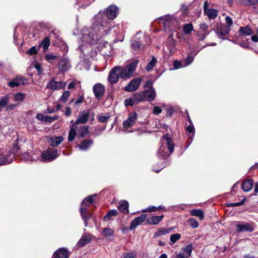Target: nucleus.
I'll list each match as a JSON object with an SVG mask.
<instances>
[{"label":"nucleus","instance_id":"nucleus-1","mask_svg":"<svg viewBox=\"0 0 258 258\" xmlns=\"http://www.w3.org/2000/svg\"><path fill=\"white\" fill-rule=\"evenodd\" d=\"M138 60L136 59L131 62L123 69L120 67V78H130L132 77L133 72L136 70L138 64Z\"/></svg>","mask_w":258,"mask_h":258},{"label":"nucleus","instance_id":"nucleus-2","mask_svg":"<svg viewBox=\"0 0 258 258\" xmlns=\"http://www.w3.org/2000/svg\"><path fill=\"white\" fill-rule=\"evenodd\" d=\"M163 140L166 142L165 143L167 146L168 149L170 153L168 154L167 153L165 152L163 150H162V148H161L158 151V154L163 158H166L173 152L174 149V144L173 143L172 139L169 137L168 134H166L163 136Z\"/></svg>","mask_w":258,"mask_h":258},{"label":"nucleus","instance_id":"nucleus-3","mask_svg":"<svg viewBox=\"0 0 258 258\" xmlns=\"http://www.w3.org/2000/svg\"><path fill=\"white\" fill-rule=\"evenodd\" d=\"M91 115L92 116V118H91V119L94 120V113H91L90 110L82 111L80 113L78 119L73 124V127H75V125L76 126L77 124H85L88 121L89 118Z\"/></svg>","mask_w":258,"mask_h":258},{"label":"nucleus","instance_id":"nucleus-4","mask_svg":"<svg viewBox=\"0 0 258 258\" xmlns=\"http://www.w3.org/2000/svg\"><path fill=\"white\" fill-rule=\"evenodd\" d=\"M58 156L57 149H48L41 153V159L44 162H50L54 160Z\"/></svg>","mask_w":258,"mask_h":258},{"label":"nucleus","instance_id":"nucleus-5","mask_svg":"<svg viewBox=\"0 0 258 258\" xmlns=\"http://www.w3.org/2000/svg\"><path fill=\"white\" fill-rule=\"evenodd\" d=\"M137 114L136 112H132L129 113L126 120L123 122V129L127 130L133 126L137 120Z\"/></svg>","mask_w":258,"mask_h":258},{"label":"nucleus","instance_id":"nucleus-6","mask_svg":"<svg viewBox=\"0 0 258 258\" xmlns=\"http://www.w3.org/2000/svg\"><path fill=\"white\" fill-rule=\"evenodd\" d=\"M119 77H120V67H116L110 70L108 79L111 84H113L117 82Z\"/></svg>","mask_w":258,"mask_h":258},{"label":"nucleus","instance_id":"nucleus-7","mask_svg":"<svg viewBox=\"0 0 258 258\" xmlns=\"http://www.w3.org/2000/svg\"><path fill=\"white\" fill-rule=\"evenodd\" d=\"M67 83L61 81H56L55 79H51L48 83L46 88L52 90L62 89L65 88Z\"/></svg>","mask_w":258,"mask_h":258},{"label":"nucleus","instance_id":"nucleus-8","mask_svg":"<svg viewBox=\"0 0 258 258\" xmlns=\"http://www.w3.org/2000/svg\"><path fill=\"white\" fill-rule=\"evenodd\" d=\"M254 229L253 225L251 223L239 222L236 225V231L237 232H251Z\"/></svg>","mask_w":258,"mask_h":258},{"label":"nucleus","instance_id":"nucleus-9","mask_svg":"<svg viewBox=\"0 0 258 258\" xmlns=\"http://www.w3.org/2000/svg\"><path fill=\"white\" fill-rule=\"evenodd\" d=\"M142 82L141 78H135L133 79L130 83L124 87L125 91L132 92L137 90Z\"/></svg>","mask_w":258,"mask_h":258},{"label":"nucleus","instance_id":"nucleus-10","mask_svg":"<svg viewBox=\"0 0 258 258\" xmlns=\"http://www.w3.org/2000/svg\"><path fill=\"white\" fill-rule=\"evenodd\" d=\"M209 5L207 1H205L204 4L203 9L205 15L210 19H215L218 16V12L216 9L208 8Z\"/></svg>","mask_w":258,"mask_h":258},{"label":"nucleus","instance_id":"nucleus-11","mask_svg":"<svg viewBox=\"0 0 258 258\" xmlns=\"http://www.w3.org/2000/svg\"><path fill=\"white\" fill-rule=\"evenodd\" d=\"M231 31V28L226 26L224 24H219L217 26L216 33L220 38H223V37L227 35Z\"/></svg>","mask_w":258,"mask_h":258},{"label":"nucleus","instance_id":"nucleus-12","mask_svg":"<svg viewBox=\"0 0 258 258\" xmlns=\"http://www.w3.org/2000/svg\"><path fill=\"white\" fill-rule=\"evenodd\" d=\"M89 206H81L80 209L81 216L83 221H84L85 226H88V220L92 217V214L89 213L88 209Z\"/></svg>","mask_w":258,"mask_h":258},{"label":"nucleus","instance_id":"nucleus-13","mask_svg":"<svg viewBox=\"0 0 258 258\" xmlns=\"http://www.w3.org/2000/svg\"><path fill=\"white\" fill-rule=\"evenodd\" d=\"M14 158L13 155L11 153L0 154V166L11 163Z\"/></svg>","mask_w":258,"mask_h":258},{"label":"nucleus","instance_id":"nucleus-14","mask_svg":"<svg viewBox=\"0 0 258 258\" xmlns=\"http://www.w3.org/2000/svg\"><path fill=\"white\" fill-rule=\"evenodd\" d=\"M146 215L142 214L140 216L135 218L131 222L130 230L135 229L138 225H141L146 219Z\"/></svg>","mask_w":258,"mask_h":258},{"label":"nucleus","instance_id":"nucleus-15","mask_svg":"<svg viewBox=\"0 0 258 258\" xmlns=\"http://www.w3.org/2000/svg\"><path fill=\"white\" fill-rule=\"evenodd\" d=\"M104 90V86L100 83L95 84L93 87L94 93L95 97L98 99L103 95Z\"/></svg>","mask_w":258,"mask_h":258},{"label":"nucleus","instance_id":"nucleus-16","mask_svg":"<svg viewBox=\"0 0 258 258\" xmlns=\"http://www.w3.org/2000/svg\"><path fill=\"white\" fill-rule=\"evenodd\" d=\"M117 7L115 5H111L108 7L106 11L107 17L111 20L115 19L117 15Z\"/></svg>","mask_w":258,"mask_h":258},{"label":"nucleus","instance_id":"nucleus-17","mask_svg":"<svg viewBox=\"0 0 258 258\" xmlns=\"http://www.w3.org/2000/svg\"><path fill=\"white\" fill-rule=\"evenodd\" d=\"M26 79L22 77H17L10 81L8 85L12 88L24 85L26 83Z\"/></svg>","mask_w":258,"mask_h":258},{"label":"nucleus","instance_id":"nucleus-18","mask_svg":"<svg viewBox=\"0 0 258 258\" xmlns=\"http://www.w3.org/2000/svg\"><path fill=\"white\" fill-rule=\"evenodd\" d=\"M53 255L56 258H68L69 254L67 249L60 248L54 252Z\"/></svg>","mask_w":258,"mask_h":258},{"label":"nucleus","instance_id":"nucleus-19","mask_svg":"<svg viewBox=\"0 0 258 258\" xmlns=\"http://www.w3.org/2000/svg\"><path fill=\"white\" fill-rule=\"evenodd\" d=\"M93 141L91 139H86L81 142L78 146L80 150L82 151L87 150L92 145Z\"/></svg>","mask_w":258,"mask_h":258},{"label":"nucleus","instance_id":"nucleus-20","mask_svg":"<svg viewBox=\"0 0 258 258\" xmlns=\"http://www.w3.org/2000/svg\"><path fill=\"white\" fill-rule=\"evenodd\" d=\"M63 140V138L62 136L52 137L49 141L50 145L53 147L58 146Z\"/></svg>","mask_w":258,"mask_h":258},{"label":"nucleus","instance_id":"nucleus-21","mask_svg":"<svg viewBox=\"0 0 258 258\" xmlns=\"http://www.w3.org/2000/svg\"><path fill=\"white\" fill-rule=\"evenodd\" d=\"M58 65L60 69L62 71H67L71 67L70 63L67 58L61 59Z\"/></svg>","mask_w":258,"mask_h":258},{"label":"nucleus","instance_id":"nucleus-22","mask_svg":"<svg viewBox=\"0 0 258 258\" xmlns=\"http://www.w3.org/2000/svg\"><path fill=\"white\" fill-rule=\"evenodd\" d=\"M128 206L129 204L127 201H122L119 202L118 209L121 212L127 214L129 212Z\"/></svg>","mask_w":258,"mask_h":258},{"label":"nucleus","instance_id":"nucleus-23","mask_svg":"<svg viewBox=\"0 0 258 258\" xmlns=\"http://www.w3.org/2000/svg\"><path fill=\"white\" fill-rule=\"evenodd\" d=\"M253 184V181L252 179H247L242 183L241 188L244 191H249L252 189Z\"/></svg>","mask_w":258,"mask_h":258},{"label":"nucleus","instance_id":"nucleus-24","mask_svg":"<svg viewBox=\"0 0 258 258\" xmlns=\"http://www.w3.org/2000/svg\"><path fill=\"white\" fill-rule=\"evenodd\" d=\"M167 44L169 50V52L170 53H173V52L176 49L175 46L176 45V42L174 40L172 36H170L168 37L167 38Z\"/></svg>","mask_w":258,"mask_h":258},{"label":"nucleus","instance_id":"nucleus-25","mask_svg":"<svg viewBox=\"0 0 258 258\" xmlns=\"http://www.w3.org/2000/svg\"><path fill=\"white\" fill-rule=\"evenodd\" d=\"M144 92H146V100L151 101L155 99L156 93L154 88Z\"/></svg>","mask_w":258,"mask_h":258},{"label":"nucleus","instance_id":"nucleus-26","mask_svg":"<svg viewBox=\"0 0 258 258\" xmlns=\"http://www.w3.org/2000/svg\"><path fill=\"white\" fill-rule=\"evenodd\" d=\"M163 217V215L159 216H152L149 218L147 221L149 224L157 225L162 220Z\"/></svg>","mask_w":258,"mask_h":258},{"label":"nucleus","instance_id":"nucleus-27","mask_svg":"<svg viewBox=\"0 0 258 258\" xmlns=\"http://www.w3.org/2000/svg\"><path fill=\"white\" fill-rule=\"evenodd\" d=\"M91 240V237L89 235L84 234L82 236V238L78 242V245L80 247H82L85 244L89 242Z\"/></svg>","mask_w":258,"mask_h":258},{"label":"nucleus","instance_id":"nucleus-28","mask_svg":"<svg viewBox=\"0 0 258 258\" xmlns=\"http://www.w3.org/2000/svg\"><path fill=\"white\" fill-rule=\"evenodd\" d=\"M134 96L137 103L146 100V92L144 91L136 93L134 94Z\"/></svg>","mask_w":258,"mask_h":258},{"label":"nucleus","instance_id":"nucleus-29","mask_svg":"<svg viewBox=\"0 0 258 258\" xmlns=\"http://www.w3.org/2000/svg\"><path fill=\"white\" fill-rule=\"evenodd\" d=\"M239 32L245 36H249L253 34V31L250 29L249 26L240 27Z\"/></svg>","mask_w":258,"mask_h":258},{"label":"nucleus","instance_id":"nucleus-30","mask_svg":"<svg viewBox=\"0 0 258 258\" xmlns=\"http://www.w3.org/2000/svg\"><path fill=\"white\" fill-rule=\"evenodd\" d=\"M190 214L191 216L198 217L200 220H203L204 218V214L203 211L199 209H194L190 211Z\"/></svg>","mask_w":258,"mask_h":258},{"label":"nucleus","instance_id":"nucleus-31","mask_svg":"<svg viewBox=\"0 0 258 258\" xmlns=\"http://www.w3.org/2000/svg\"><path fill=\"white\" fill-rule=\"evenodd\" d=\"M9 102V96L6 95L2 97L0 99V112L2 110V108L7 106Z\"/></svg>","mask_w":258,"mask_h":258},{"label":"nucleus","instance_id":"nucleus-32","mask_svg":"<svg viewBox=\"0 0 258 258\" xmlns=\"http://www.w3.org/2000/svg\"><path fill=\"white\" fill-rule=\"evenodd\" d=\"M171 230H172V228L160 229L156 233H155V236L159 237V236H161L162 235H165L166 234L169 233L171 231Z\"/></svg>","mask_w":258,"mask_h":258},{"label":"nucleus","instance_id":"nucleus-33","mask_svg":"<svg viewBox=\"0 0 258 258\" xmlns=\"http://www.w3.org/2000/svg\"><path fill=\"white\" fill-rule=\"evenodd\" d=\"M79 135L81 137L84 138L89 133V126H83L81 127L79 130Z\"/></svg>","mask_w":258,"mask_h":258},{"label":"nucleus","instance_id":"nucleus-34","mask_svg":"<svg viewBox=\"0 0 258 258\" xmlns=\"http://www.w3.org/2000/svg\"><path fill=\"white\" fill-rule=\"evenodd\" d=\"M157 62V59L155 57H153L152 59L147 63L146 70L147 72H150L155 66Z\"/></svg>","mask_w":258,"mask_h":258},{"label":"nucleus","instance_id":"nucleus-35","mask_svg":"<svg viewBox=\"0 0 258 258\" xmlns=\"http://www.w3.org/2000/svg\"><path fill=\"white\" fill-rule=\"evenodd\" d=\"M118 213L116 210H112L109 211L107 214L104 217V220L107 221L110 220L112 217L116 216Z\"/></svg>","mask_w":258,"mask_h":258},{"label":"nucleus","instance_id":"nucleus-36","mask_svg":"<svg viewBox=\"0 0 258 258\" xmlns=\"http://www.w3.org/2000/svg\"><path fill=\"white\" fill-rule=\"evenodd\" d=\"M76 128H77V127L76 125L75 127H73L72 126L71 127L68 136L69 141H72L74 140L76 136Z\"/></svg>","mask_w":258,"mask_h":258},{"label":"nucleus","instance_id":"nucleus-37","mask_svg":"<svg viewBox=\"0 0 258 258\" xmlns=\"http://www.w3.org/2000/svg\"><path fill=\"white\" fill-rule=\"evenodd\" d=\"M50 45V39L48 37H45L42 42L40 46H42L44 51H46Z\"/></svg>","mask_w":258,"mask_h":258},{"label":"nucleus","instance_id":"nucleus-38","mask_svg":"<svg viewBox=\"0 0 258 258\" xmlns=\"http://www.w3.org/2000/svg\"><path fill=\"white\" fill-rule=\"evenodd\" d=\"M192 250V245L191 244H189L183 248V253L188 257L190 256Z\"/></svg>","mask_w":258,"mask_h":258},{"label":"nucleus","instance_id":"nucleus-39","mask_svg":"<svg viewBox=\"0 0 258 258\" xmlns=\"http://www.w3.org/2000/svg\"><path fill=\"white\" fill-rule=\"evenodd\" d=\"M135 104H137V102H136V100L134 96L133 97L126 98L124 101V105L126 106H133Z\"/></svg>","mask_w":258,"mask_h":258},{"label":"nucleus","instance_id":"nucleus-40","mask_svg":"<svg viewBox=\"0 0 258 258\" xmlns=\"http://www.w3.org/2000/svg\"><path fill=\"white\" fill-rule=\"evenodd\" d=\"M95 195L89 196L88 197L85 199L81 204L82 206H90V204L93 202V197Z\"/></svg>","mask_w":258,"mask_h":258},{"label":"nucleus","instance_id":"nucleus-41","mask_svg":"<svg viewBox=\"0 0 258 258\" xmlns=\"http://www.w3.org/2000/svg\"><path fill=\"white\" fill-rule=\"evenodd\" d=\"M22 159L25 161H34L37 159V157L35 158L32 156H30L28 152H25L22 155Z\"/></svg>","mask_w":258,"mask_h":258},{"label":"nucleus","instance_id":"nucleus-42","mask_svg":"<svg viewBox=\"0 0 258 258\" xmlns=\"http://www.w3.org/2000/svg\"><path fill=\"white\" fill-rule=\"evenodd\" d=\"M183 29L185 34H189L193 30V26L191 24H187L184 26Z\"/></svg>","mask_w":258,"mask_h":258},{"label":"nucleus","instance_id":"nucleus-43","mask_svg":"<svg viewBox=\"0 0 258 258\" xmlns=\"http://www.w3.org/2000/svg\"><path fill=\"white\" fill-rule=\"evenodd\" d=\"M45 59L49 61L50 63H52L53 62L54 60H55L57 58V56L53 55L51 53H48L46 54L45 56Z\"/></svg>","mask_w":258,"mask_h":258},{"label":"nucleus","instance_id":"nucleus-44","mask_svg":"<svg viewBox=\"0 0 258 258\" xmlns=\"http://www.w3.org/2000/svg\"><path fill=\"white\" fill-rule=\"evenodd\" d=\"M181 238V235L178 233H175L174 234H172L170 236V240L172 243H175L177 240H178Z\"/></svg>","mask_w":258,"mask_h":258},{"label":"nucleus","instance_id":"nucleus-45","mask_svg":"<svg viewBox=\"0 0 258 258\" xmlns=\"http://www.w3.org/2000/svg\"><path fill=\"white\" fill-rule=\"evenodd\" d=\"M25 95L22 93H17L15 94L14 98L16 101H23L25 98Z\"/></svg>","mask_w":258,"mask_h":258},{"label":"nucleus","instance_id":"nucleus-46","mask_svg":"<svg viewBox=\"0 0 258 258\" xmlns=\"http://www.w3.org/2000/svg\"><path fill=\"white\" fill-rule=\"evenodd\" d=\"M103 234L106 237L111 236L113 234V231L109 228H105L102 231Z\"/></svg>","mask_w":258,"mask_h":258},{"label":"nucleus","instance_id":"nucleus-47","mask_svg":"<svg viewBox=\"0 0 258 258\" xmlns=\"http://www.w3.org/2000/svg\"><path fill=\"white\" fill-rule=\"evenodd\" d=\"M132 46L133 49L135 50H138L141 49L143 47V45L138 41H134L132 43Z\"/></svg>","mask_w":258,"mask_h":258},{"label":"nucleus","instance_id":"nucleus-48","mask_svg":"<svg viewBox=\"0 0 258 258\" xmlns=\"http://www.w3.org/2000/svg\"><path fill=\"white\" fill-rule=\"evenodd\" d=\"M70 94V92L69 91H66L63 92L62 95L60 98V100L62 102H66L68 99Z\"/></svg>","mask_w":258,"mask_h":258},{"label":"nucleus","instance_id":"nucleus-49","mask_svg":"<svg viewBox=\"0 0 258 258\" xmlns=\"http://www.w3.org/2000/svg\"><path fill=\"white\" fill-rule=\"evenodd\" d=\"M189 222L190 226L194 228H198L199 225L198 222L194 218L189 219Z\"/></svg>","mask_w":258,"mask_h":258},{"label":"nucleus","instance_id":"nucleus-50","mask_svg":"<svg viewBox=\"0 0 258 258\" xmlns=\"http://www.w3.org/2000/svg\"><path fill=\"white\" fill-rule=\"evenodd\" d=\"M158 211L157 207L154 206H150L148 208L142 210V212H156Z\"/></svg>","mask_w":258,"mask_h":258},{"label":"nucleus","instance_id":"nucleus-51","mask_svg":"<svg viewBox=\"0 0 258 258\" xmlns=\"http://www.w3.org/2000/svg\"><path fill=\"white\" fill-rule=\"evenodd\" d=\"M98 119L99 121L101 122H106L108 118H109V115L108 114L106 115H99L98 116Z\"/></svg>","mask_w":258,"mask_h":258},{"label":"nucleus","instance_id":"nucleus-52","mask_svg":"<svg viewBox=\"0 0 258 258\" xmlns=\"http://www.w3.org/2000/svg\"><path fill=\"white\" fill-rule=\"evenodd\" d=\"M245 202V199H243L241 200L240 202L238 203H230L228 205V207H236V206H239L241 205H242L244 204Z\"/></svg>","mask_w":258,"mask_h":258},{"label":"nucleus","instance_id":"nucleus-53","mask_svg":"<svg viewBox=\"0 0 258 258\" xmlns=\"http://www.w3.org/2000/svg\"><path fill=\"white\" fill-rule=\"evenodd\" d=\"M225 21L227 24V25H226V26L229 27V28H231L230 27L233 24V20L231 19V18L228 16H226L225 18Z\"/></svg>","mask_w":258,"mask_h":258},{"label":"nucleus","instance_id":"nucleus-54","mask_svg":"<svg viewBox=\"0 0 258 258\" xmlns=\"http://www.w3.org/2000/svg\"><path fill=\"white\" fill-rule=\"evenodd\" d=\"M184 65H182L181 62L179 61L175 60L173 62V67L174 69H178L184 67Z\"/></svg>","mask_w":258,"mask_h":258},{"label":"nucleus","instance_id":"nucleus-55","mask_svg":"<svg viewBox=\"0 0 258 258\" xmlns=\"http://www.w3.org/2000/svg\"><path fill=\"white\" fill-rule=\"evenodd\" d=\"M27 53L30 55L35 54L37 53V50L36 46L32 47L30 49H29L27 51Z\"/></svg>","mask_w":258,"mask_h":258},{"label":"nucleus","instance_id":"nucleus-56","mask_svg":"<svg viewBox=\"0 0 258 258\" xmlns=\"http://www.w3.org/2000/svg\"><path fill=\"white\" fill-rule=\"evenodd\" d=\"M57 118H58L57 116H47L45 117V121H48V122H51L52 121H54V120L57 119Z\"/></svg>","mask_w":258,"mask_h":258},{"label":"nucleus","instance_id":"nucleus-57","mask_svg":"<svg viewBox=\"0 0 258 258\" xmlns=\"http://www.w3.org/2000/svg\"><path fill=\"white\" fill-rule=\"evenodd\" d=\"M123 258H137V255L134 252H128L124 256Z\"/></svg>","mask_w":258,"mask_h":258},{"label":"nucleus","instance_id":"nucleus-58","mask_svg":"<svg viewBox=\"0 0 258 258\" xmlns=\"http://www.w3.org/2000/svg\"><path fill=\"white\" fill-rule=\"evenodd\" d=\"M200 29L203 31L204 33L205 32H208L207 31V29L208 28V25L206 24V23H203V24H201L200 25Z\"/></svg>","mask_w":258,"mask_h":258},{"label":"nucleus","instance_id":"nucleus-59","mask_svg":"<svg viewBox=\"0 0 258 258\" xmlns=\"http://www.w3.org/2000/svg\"><path fill=\"white\" fill-rule=\"evenodd\" d=\"M153 113L154 114H159L162 112V109L159 106H155L153 109Z\"/></svg>","mask_w":258,"mask_h":258},{"label":"nucleus","instance_id":"nucleus-60","mask_svg":"<svg viewBox=\"0 0 258 258\" xmlns=\"http://www.w3.org/2000/svg\"><path fill=\"white\" fill-rule=\"evenodd\" d=\"M193 61V57L191 56H187L185 60V65L189 64Z\"/></svg>","mask_w":258,"mask_h":258},{"label":"nucleus","instance_id":"nucleus-61","mask_svg":"<svg viewBox=\"0 0 258 258\" xmlns=\"http://www.w3.org/2000/svg\"><path fill=\"white\" fill-rule=\"evenodd\" d=\"M34 68L37 70L39 75L41 74L42 70L41 69V65L38 63H36L34 64Z\"/></svg>","mask_w":258,"mask_h":258},{"label":"nucleus","instance_id":"nucleus-62","mask_svg":"<svg viewBox=\"0 0 258 258\" xmlns=\"http://www.w3.org/2000/svg\"><path fill=\"white\" fill-rule=\"evenodd\" d=\"M17 106V104H11L9 105H7L6 107V110L8 111L13 110Z\"/></svg>","mask_w":258,"mask_h":258},{"label":"nucleus","instance_id":"nucleus-63","mask_svg":"<svg viewBox=\"0 0 258 258\" xmlns=\"http://www.w3.org/2000/svg\"><path fill=\"white\" fill-rule=\"evenodd\" d=\"M153 82L151 81H147L145 84V87L149 88V89H151L152 87Z\"/></svg>","mask_w":258,"mask_h":258},{"label":"nucleus","instance_id":"nucleus-64","mask_svg":"<svg viewBox=\"0 0 258 258\" xmlns=\"http://www.w3.org/2000/svg\"><path fill=\"white\" fill-rule=\"evenodd\" d=\"M84 100V97L82 96H81L80 97L79 99L75 102V104L77 105L79 104H81L83 102Z\"/></svg>","mask_w":258,"mask_h":258}]
</instances>
